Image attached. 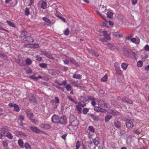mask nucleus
<instances>
[{
    "mask_svg": "<svg viewBox=\"0 0 149 149\" xmlns=\"http://www.w3.org/2000/svg\"><path fill=\"white\" fill-rule=\"evenodd\" d=\"M134 121L132 120H127L125 122L126 127L128 129H131L134 126Z\"/></svg>",
    "mask_w": 149,
    "mask_h": 149,
    "instance_id": "nucleus-1",
    "label": "nucleus"
},
{
    "mask_svg": "<svg viewBox=\"0 0 149 149\" xmlns=\"http://www.w3.org/2000/svg\"><path fill=\"white\" fill-rule=\"evenodd\" d=\"M67 123V118L65 116H61L60 117L58 124L61 125H65Z\"/></svg>",
    "mask_w": 149,
    "mask_h": 149,
    "instance_id": "nucleus-2",
    "label": "nucleus"
},
{
    "mask_svg": "<svg viewBox=\"0 0 149 149\" xmlns=\"http://www.w3.org/2000/svg\"><path fill=\"white\" fill-rule=\"evenodd\" d=\"M60 117L55 114L53 115L51 118L52 122L53 123H57L58 124Z\"/></svg>",
    "mask_w": 149,
    "mask_h": 149,
    "instance_id": "nucleus-3",
    "label": "nucleus"
},
{
    "mask_svg": "<svg viewBox=\"0 0 149 149\" xmlns=\"http://www.w3.org/2000/svg\"><path fill=\"white\" fill-rule=\"evenodd\" d=\"M23 40L29 43H32L33 42V39L31 36L25 37L23 39Z\"/></svg>",
    "mask_w": 149,
    "mask_h": 149,
    "instance_id": "nucleus-4",
    "label": "nucleus"
},
{
    "mask_svg": "<svg viewBox=\"0 0 149 149\" xmlns=\"http://www.w3.org/2000/svg\"><path fill=\"white\" fill-rule=\"evenodd\" d=\"M26 112L28 117L30 120L33 118L34 115L30 109H27Z\"/></svg>",
    "mask_w": 149,
    "mask_h": 149,
    "instance_id": "nucleus-5",
    "label": "nucleus"
},
{
    "mask_svg": "<svg viewBox=\"0 0 149 149\" xmlns=\"http://www.w3.org/2000/svg\"><path fill=\"white\" fill-rule=\"evenodd\" d=\"M114 125L117 128L119 129L120 128L121 126L120 121L118 120H116L114 121Z\"/></svg>",
    "mask_w": 149,
    "mask_h": 149,
    "instance_id": "nucleus-6",
    "label": "nucleus"
},
{
    "mask_svg": "<svg viewBox=\"0 0 149 149\" xmlns=\"http://www.w3.org/2000/svg\"><path fill=\"white\" fill-rule=\"evenodd\" d=\"M48 72L50 74L53 75H56V74H58L60 73V71L59 70H54L52 69H49L48 70Z\"/></svg>",
    "mask_w": 149,
    "mask_h": 149,
    "instance_id": "nucleus-7",
    "label": "nucleus"
},
{
    "mask_svg": "<svg viewBox=\"0 0 149 149\" xmlns=\"http://www.w3.org/2000/svg\"><path fill=\"white\" fill-rule=\"evenodd\" d=\"M40 127L41 128L45 129H49L51 128V125L48 124H42L40 125Z\"/></svg>",
    "mask_w": 149,
    "mask_h": 149,
    "instance_id": "nucleus-8",
    "label": "nucleus"
},
{
    "mask_svg": "<svg viewBox=\"0 0 149 149\" xmlns=\"http://www.w3.org/2000/svg\"><path fill=\"white\" fill-rule=\"evenodd\" d=\"M29 128L31 130L36 133H39L41 132L40 130L38 129L36 127H32L31 126Z\"/></svg>",
    "mask_w": 149,
    "mask_h": 149,
    "instance_id": "nucleus-9",
    "label": "nucleus"
},
{
    "mask_svg": "<svg viewBox=\"0 0 149 149\" xmlns=\"http://www.w3.org/2000/svg\"><path fill=\"white\" fill-rule=\"evenodd\" d=\"M110 36H104L102 38H100L99 39V40L100 41L103 42L104 41H105L106 40H110Z\"/></svg>",
    "mask_w": 149,
    "mask_h": 149,
    "instance_id": "nucleus-10",
    "label": "nucleus"
},
{
    "mask_svg": "<svg viewBox=\"0 0 149 149\" xmlns=\"http://www.w3.org/2000/svg\"><path fill=\"white\" fill-rule=\"evenodd\" d=\"M99 140L100 139L99 137L97 136L93 139V142L95 146H97L99 143Z\"/></svg>",
    "mask_w": 149,
    "mask_h": 149,
    "instance_id": "nucleus-11",
    "label": "nucleus"
},
{
    "mask_svg": "<svg viewBox=\"0 0 149 149\" xmlns=\"http://www.w3.org/2000/svg\"><path fill=\"white\" fill-rule=\"evenodd\" d=\"M98 104L99 106L100 107H103L105 108L107 107V105L106 104H105L104 103V102L103 100L100 101L98 103Z\"/></svg>",
    "mask_w": 149,
    "mask_h": 149,
    "instance_id": "nucleus-12",
    "label": "nucleus"
},
{
    "mask_svg": "<svg viewBox=\"0 0 149 149\" xmlns=\"http://www.w3.org/2000/svg\"><path fill=\"white\" fill-rule=\"evenodd\" d=\"M94 110L95 111L97 112H103L104 111V109L101 107H95L94 108Z\"/></svg>",
    "mask_w": 149,
    "mask_h": 149,
    "instance_id": "nucleus-13",
    "label": "nucleus"
},
{
    "mask_svg": "<svg viewBox=\"0 0 149 149\" xmlns=\"http://www.w3.org/2000/svg\"><path fill=\"white\" fill-rule=\"evenodd\" d=\"M112 117V116L109 114L106 115L105 117V121L107 123L108 122L109 120L111 119Z\"/></svg>",
    "mask_w": 149,
    "mask_h": 149,
    "instance_id": "nucleus-14",
    "label": "nucleus"
},
{
    "mask_svg": "<svg viewBox=\"0 0 149 149\" xmlns=\"http://www.w3.org/2000/svg\"><path fill=\"white\" fill-rule=\"evenodd\" d=\"M18 143L21 148H24V146L23 145V141L22 139H19L18 141Z\"/></svg>",
    "mask_w": 149,
    "mask_h": 149,
    "instance_id": "nucleus-15",
    "label": "nucleus"
},
{
    "mask_svg": "<svg viewBox=\"0 0 149 149\" xmlns=\"http://www.w3.org/2000/svg\"><path fill=\"white\" fill-rule=\"evenodd\" d=\"M90 116L94 121H98L99 120L98 117L93 114H90Z\"/></svg>",
    "mask_w": 149,
    "mask_h": 149,
    "instance_id": "nucleus-16",
    "label": "nucleus"
},
{
    "mask_svg": "<svg viewBox=\"0 0 149 149\" xmlns=\"http://www.w3.org/2000/svg\"><path fill=\"white\" fill-rule=\"evenodd\" d=\"M71 123L73 126H77L79 124V123L78 120L76 119L74 120L73 121H72L71 122Z\"/></svg>",
    "mask_w": 149,
    "mask_h": 149,
    "instance_id": "nucleus-17",
    "label": "nucleus"
},
{
    "mask_svg": "<svg viewBox=\"0 0 149 149\" xmlns=\"http://www.w3.org/2000/svg\"><path fill=\"white\" fill-rule=\"evenodd\" d=\"M6 136L10 139H11L13 138V136L12 134L8 131H7V133Z\"/></svg>",
    "mask_w": 149,
    "mask_h": 149,
    "instance_id": "nucleus-18",
    "label": "nucleus"
},
{
    "mask_svg": "<svg viewBox=\"0 0 149 149\" xmlns=\"http://www.w3.org/2000/svg\"><path fill=\"white\" fill-rule=\"evenodd\" d=\"M73 77L74 78L79 79L81 78V75L78 74H74L73 75Z\"/></svg>",
    "mask_w": 149,
    "mask_h": 149,
    "instance_id": "nucleus-19",
    "label": "nucleus"
},
{
    "mask_svg": "<svg viewBox=\"0 0 149 149\" xmlns=\"http://www.w3.org/2000/svg\"><path fill=\"white\" fill-rule=\"evenodd\" d=\"M76 109L78 111L79 113H81L82 108L78 104V105H76Z\"/></svg>",
    "mask_w": 149,
    "mask_h": 149,
    "instance_id": "nucleus-20",
    "label": "nucleus"
},
{
    "mask_svg": "<svg viewBox=\"0 0 149 149\" xmlns=\"http://www.w3.org/2000/svg\"><path fill=\"white\" fill-rule=\"evenodd\" d=\"M25 62L27 65H30L32 63V61L31 59L29 58H27Z\"/></svg>",
    "mask_w": 149,
    "mask_h": 149,
    "instance_id": "nucleus-21",
    "label": "nucleus"
},
{
    "mask_svg": "<svg viewBox=\"0 0 149 149\" xmlns=\"http://www.w3.org/2000/svg\"><path fill=\"white\" fill-rule=\"evenodd\" d=\"M47 7V3L43 1L41 3V7L43 9H45Z\"/></svg>",
    "mask_w": 149,
    "mask_h": 149,
    "instance_id": "nucleus-22",
    "label": "nucleus"
},
{
    "mask_svg": "<svg viewBox=\"0 0 149 149\" xmlns=\"http://www.w3.org/2000/svg\"><path fill=\"white\" fill-rule=\"evenodd\" d=\"M6 22L7 23L10 25V26L12 27H13L15 28V24L12 22L10 21H7Z\"/></svg>",
    "mask_w": 149,
    "mask_h": 149,
    "instance_id": "nucleus-23",
    "label": "nucleus"
},
{
    "mask_svg": "<svg viewBox=\"0 0 149 149\" xmlns=\"http://www.w3.org/2000/svg\"><path fill=\"white\" fill-rule=\"evenodd\" d=\"M127 66L128 64L125 63H123L121 64L122 68L125 70H126Z\"/></svg>",
    "mask_w": 149,
    "mask_h": 149,
    "instance_id": "nucleus-24",
    "label": "nucleus"
},
{
    "mask_svg": "<svg viewBox=\"0 0 149 149\" xmlns=\"http://www.w3.org/2000/svg\"><path fill=\"white\" fill-rule=\"evenodd\" d=\"M13 110L16 112H18L19 111V107L16 104L14 107Z\"/></svg>",
    "mask_w": 149,
    "mask_h": 149,
    "instance_id": "nucleus-25",
    "label": "nucleus"
},
{
    "mask_svg": "<svg viewBox=\"0 0 149 149\" xmlns=\"http://www.w3.org/2000/svg\"><path fill=\"white\" fill-rule=\"evenodd\" d=\"M24 146L26 149H31V146L27 142L25 143Z\"/></svg>",
    "mask_w": 149,
    "mask_h": 149,
    "instance_id": "nucleus-26",
    "label": "nucleus"
},
{
    "mask_svg": "<svg viewBox=\"0 0 149 149\" xmlns=\"http://www.w3.org/2000/svg\"><path fill=\"white\" fill-rule=\"evenodd\" d=\"M113 35L116 37L118 38L122 37L123 35L122 34L119 33L118 32H114L113 33Z\"/></svg>",
    "mask_w": 149,
    "mask_h": 149,
    "instance_id": "nucleus-27",
    "label": "nucleus"
},
{
    "mask_svg": "<svg viewBox=\"0 0 149 149\" xmlns=\"http://www.w3.org/2000/svg\"><path fill=\"white\" fill-rule=\"evenodd\" d=\"M27 33L26 31H23L21 33L20 36V38L21 39H22L24 37H26V35Z\"/></svg>",
    "mask_w": 149,
    "mask_h": 149,
    "instance_id": "nucleus-28",
    "label": "nucleus"
},
{
    "mask_svg": "<svg viewBox=\"0 0 149 149\" xmlns=\"http://www.w3.org/2000/svg\"><path fill=\"white\" fill-rule=\"evenodd\" d=\"M107 75L106 74L101 79V81L103 82L106 81H107Z\"/></svg>",
    "mask_w": 149,
    "mask_h": 149,
    "instance_id": "nucleus-29",
    "label": "nucleus"
},
{
    "mask_svg": "<svg viewBox=\"0 0 149 149\" xmlns=\"http://www.w3.org/2000/svg\"><path fill=\"white\" fill-rule=\"evenodd\" d=\"M29 100L31 102L35 103L36 102L35 98L33 96L30 97L29 98Z\"/></svg>",
    "mask_w": 149,
    "mask_h": 149,
    "instance_id": "nucleus-30",
    "label": "nucleus"
},
{
    "mask_svg": "<svg viewBox=\"0 0 149 149\" xmlns=\"http://www.w3.org/2000/svg\"><path fill=\"white\" fill-rule=\"evenodd\" d=\"M113 14L111 12H108L107 13V15L108 17L109 18H111L112 17Z\"/></svg>",
    "mask_w": 149,
    "mask_h": 149,
    "instance_id": "nucleus-31",
    "label": "nucleus"
},
{
    "mask_svg": "<svg viewBox=\"0 0 149 149\" xmlns=\"http://www.w3.org/2000/svg\"><path fill=\"white\" fill-rule=\"evenodd\" d=\"M64 33L66 36H68L70 30L68 28H67L63 31Z\"/></svg>",
    "mask_w": 149,
    "mask_h": 149,
    "instance_id": "nucleus-32",
    "label": "nucleus"
},
{
    "mask_svg": "<svg viewBox=\"0 0 149 149\" xmlns=\"http://www.w3.org/2000/svg\"><path fill=\"white\" fill-rule=\"evenodd\" d=\"M39 66L42 68H45L47 67V64L45 63H42L39 64Z\"/></svg>",
    "mask_w": 149,
    "mask_h": 149,
    "instance_id": "nucleus-33",
    "label": "nucleus"
},
{
    "mask_svg": "<svg viewBox=\"0 0 149 149\" xmlns=\"http://www.w3.org/2000/svg\"><path fill=\"white\" fill-rule=\"evenodd\" d=\"M43 19L45 22L48 23H50L51 22L50 19L46 17H44L43 18Z\"/></svg>",
    "mask_w": 149,
    "mask_h": 149,
    "instance_id": "nucleus-34",
    "label": "nucleus"
},
{
    "mask_svg": "<svg viewBox=\"0 0 149 149\" xmlns=\"http://www.w3.org/2000/svg\"><path fill=\"white\" fill-rule=\"evenodd\" d=\"M88 130L93 133L94 132L95 129L92 126H90L88 127Z\"/></svg>",
    "mask_w": 149,
    "mask_h": 149,
    "instance_id": "nucleus-35",
    "label": "nucleus"
},
{
    "mask_svg": "<svg viewBox=\"0 0 149 149\" xmlns=\"http://www.w3.org/2000/svg\"><path fill=\"white\" fill-rule=\"evenodd\" d=\"M107 40H106L105 41L103 42V43L106 45L109 46V47H112V45L110 44L108 42H107Z\"/></svg>",
    "mask_w": 149,
    "mask_h": 149,
    "instance_id": "nucleus-36",
    "label": "nucleus"
},
{
    "mask_svg": "<svg viewBox=\"0 0 149 149\" xmlns=\"http://www.w3.org/2000/svg\"><path fill=\"white\" fill-rule=\"evenodd\" d=\"M137 65L138 67H141L143 65V62L141 61H139L137 62Z\"/></svg>",
    "mask_w": 149,
    "mask_h": 149,
    "instance_id": "nucleus-37",
    "label": "nucleus"
},
{
    "mask_svg": "<svg viewBox=\"0 0 149 149\" xmlns=\"http://www.w3.org/2000/svg\"><path fill=\"white\" fill-rule=\"evenodd\" d=\"M39 45L38 44H31V48H38Z\"/></svg>",
    "mask_w": 149,
    "mask_h": 149,
    "instance_id": "nucleus-38",
    "label": "nucleus"
},
{
    "mask_svg": "<svg viewBox=\"0 0 149 149\" xmlns=\"http://www.w3.org/2000/svg\"><path fill=\"white\" fill-rule=\"evenodd\" d=\"M72 86L70 84L67 85L65 87V88H66V89L68 91H69L70 90Z\"/></svg>",
    "mask_w": 149,
    "mask_h": 149,
    "instance_id": "nucleus-39",
    "label": "nucleus"
},
{
    "mask_svg": "<svg viewBox=\"0 0 149 149\" xmlns=\"http://www.w3.org/2000/svg\"><path fill=\"white\" fill-rule=\"evenodd\" d=\"M116 74L118 75H121L122 74L121 71L120 70L119 68H116Z\"/></svg>",
    "mask_w": 149,
    "mask_h": 149,
    "instance_id": "nucleus-40",
    "label": "nucleus"
},
{
    "mask_svg": "<svg viewBox=\"0 0 149 149\" xmlns=\"http://www.w3.org/2000/svg\"><path fill=\"white\" fill-rule=\"evenodd\" d=\"M88 111V109L87 108H85L83 109V112L84 114H86Z\"/></svg>",
    "mask_w": 149,
    "mask_h": 149,
    "instance_id": "nucleus-41",
    "label": "nucleus"
},
{
    "mask_svg": "<svg viewBox=\"0 0 149 149\" xmlns=\"http://www.w3.org/2000/svg\"><path fill=\"white\" fill-rule=\"evenodd\" d=\"M111 113L114 115H117L119 114V112L116 111H111Z\"/></svg>",
    "mask_w": 149,
    "mask_h": 149,
    "instance_id": "nucleus-42",
    "label": "nucleus"
},
{
    "mask_svg": "<svg viewBox=\"0 0 149 149\" xmlns=\"http://www.w3.org/2000/svg\"><path fill=\"white\" fill-rule=\"evenodd\" d=\"M80 146V142L78 141L76 143V149H79Z\"/></svg>",
    "mask_w": 149,
    "mask_h": 149,
    "instance_id": "nucleus-43",
    "label": "nucleus"
},
{
    "mask_svg": "<svg viewBox=\"0 0 149 149\" xmlns=\"http://www.w3.org/2000/svg\"><path fill=\"white\" fill-rule=\"evenodd\" d=\"M31 120L32 123L36 124H37L38 123V122L36 119H34L32 118Z\"/></svg>",
    "mask_w": 149,
    "mask_h": 149,
    "instance_id": "nucleus-44",
    "label": "nucleus"
},
{
    "mask_svg": "<svg viewBox=\"0 0 149 149\" xmlns=\"http://www.w3.org/2000/svg\"><path fill=\"white\" fill-rule=\"evenodd\" d=\"M1 132H2V133H3V134L4 136H5V134L6 132H7V131H6L5 128H2L1 130Z\"/></svg>",
    "mask_w": 149,
    "mask_h": 149,
    "instance_id": "nucleus-45",
    "label": "nucleus"
},
{
    "mask_svg": "<svg viewBox=\"0 0 149 149\" xmlns=\"http://www.w3.org/2000/svg\"><path fill=\"white\" fill-rule=\"evenodd\" d=\"M25 14L26 15H28L29 14V9L26 8L25 10Z\"/></svg>",
    "mask_w": 149,
    "mask_h": 149,
    "instance_id": "nucleus-46",
    "label": "nucleus"
},
{
    "mask_svg": "<svg viewBox=\"0 0 149 149\" xmlns=\"http://www.w3.org/2000/svg\"><path fill=\"white\" fill-rule=\"evenodd\" d=\"M0 57L4 58H6V56L3 53L0 52Z\"/></svg>",
    "mask_w": 149,
    "mask_h": 149,
    "instance_id": "nucleus-47",
    "label": "nucleus"
},
{
    "mask_svg": "<svg viewBox=\"0 0 149 149\" xmlns=\"http://www.w3.org/2000/svg\"><path fill=\"white\" fill-rule=\"evenodd\" d=\"M68 60H69L72 63H73L74 64H76V62L75 61L74 59H73L72 58H69L68 59Z\"/></svg>",
    "mask_w": 149,
    "mask_h": 149,
    "instance_id": "nucleus-48",
    "label": "nucleus"
},
{
    "mask_svg": "<svg viewBox=\"0 0 149 149\" xmlns=\"http://www.w3.org/2000/svg\"><path fill=\"white\" fill-rule=\"evenodd\" d=\"M96 13L98 15L100 16L102 19L106 20V19L104 18V17L98 11H96Z\"/></svg>",
    "mask_w": 149,
    "mask_h": 149,
    "instance_id": "nucleus-49",
    "label": "nucleus"
},
{
    "mask_svg": "<svg viewBox=\"0 0 149 149\" xmlns=\"http://www.w3.org/2000/svg\"><path fill=\"white\" fill-rule=\"evenodd\" d=\"M131 42H132L133 43H136L137 44H139V43L136 42V39L135 38H132L131 39Z\"/></svg>",
    "mask_w": 149,
    "mask_h": 149,
    "instance_id": "nucleus-50",
    "label": "nucleus"
},
{
    "mask_svg": "<svg viewBox=\"0 0 149 149\" xmlns=\"http://www.w3.org/2000/svg\"><path fill=\"white\" fill-rule=\"evenodd\" d=\"M102 33L103 34L104 36H106L107 37L108 36H110L109 34H107V32L106 31H102Z\"/></svg>",
    "mask_w": 149,
    "mask_h": 149,
    "instance_id": "nucleus-51",
    "label": "nucleus"
},
{
    "mask_svg": "<svg viewBox=\"0 0 149 149\" xmlns=\"http://www.w3.org/2000/svg\"><path fill=\"white\" fill-rule=\"evenodd\" d=\"M92 54L93 55H94L96 57H98L99 56V54L97 52H96L95 51H92Z\"/></svg>",
    "mask_w": 149,
    "mask_h": 149,
    "instance_id": "nucleus-52",
    "label": "nucleus"
},
{
    "mask_svg": "<svg viewBox=\"0 0 149 149\" xmlns=\"http://www.w3.org/2000/svg\"><path fill=\"white\" fill-rule=\"evenodd\" d=\"M3 146L5 147H7L8 145V143L6 141H3Z\"/></svg>",
    "mask_w": 149,
    "mask_h": 149,
    "instance_id": "nucleus-53",
    "label": "nucleus"
},
{
    "mask_svg": "<svg viewBox=\"0 0 149 149\" xmlns=\"http://www.w3.org/2000/svg\"><path fill=\"white\" fill-rule=\"evenodd\" d=\"M30 77L32 79H33L35 80H38V78H37V77H36L35 76V75H31V76Z\"/></svg>",
    "mask_w": 149,
    "mask_h": 149,
    "instance_id": "nucleus-54",
    "label": "nucleus"
},
{
    "mask_svg": "<svg viewBox=\"0 0 149 149\" xmlns=\"http://www.w3.org/2000/svg\"><path fill=\"white\" fill-rule=\"evenodd\" d=\"M36 60L39 61H41L42 60V58L41 57H40L38 56H36Z\"/></svg>",
    "mask_w": 149,
    "mask_h": 149,
    "instance_id": "nucleus-55",
    "label": "nucleus"
},
{
    "mask_svg": "<svg viewBox=\"0 0 149 149\" xmlns=\"http://www.w3.org/2000/svg\"><path fill=\"white\" fill-rule=\"evenodd\" d=\"M133 36L132 34L130 35V36H127L125 39L126 40H131V38Z\"/></svg>",
    "mask_w": 149,
    "mask_h": 149,
    "instance_id": "nucleus-56",
    "label": "nucleus"
},
{
    "mask_svg": "<svg viewBox=\"0 0 149 149\" xmlns=\"http://www.w3.org/2000/svg\"><path fill=\"white\" fill-rule=\"evenodd\" d=\"M144 49L146 51H149V46L146 45L144 47Z\"/></svg>",
    "mask_w": 149,
    "mask_h": 149,
    "instance_id": "nucleus-57",
    "label": "nucleus"
},
{
    "mask_svg": "<svg viewBox=\"0 0 149 149\" xmlns=\"http://www.w3.org/2000/svg\"><path fill=\"white\" fill-rule=\"evenodd\" d=\"M68 98L72 102H74L75 103H77V102L74 100V99H72L71 98V97H69V96H68Z\"/></svg>",
    "mask_w": 149,
    "mask_h": 149,
    "instance_id": "nucleus-58",
    "label": "nucleus"
},
{
    "mask_svg": "<svg viewBox=\"0 0 149 149\" xmlns=\"http://www.w3.org/2000/svg\"><path fill=\"white\" fill-rule=\"evenodd\" d=\"M114 66L116 69L119 68V65L118 63H115Z\"/></svg>",
    "mask_w": 149,
    "mask_h": 149,
    "instance_id": "nucleus-59",
    "label": "nucleus"
},
{
    "mask_svg": "<svg viewBox=\"0 0 149 149\" xmlns=\"http://www.w3.org/2000/svg\"><path fill=\"white\" fill-rule=\"evenodd\" d=\"M55 99L56 100V101H55V103L57 104H58L59 103V100L58 98L56 97L55 98Z\"/></svg>",
    "mask_w": 149,
    "mask_h": 149,
    "instance_id": "nucleus-60",
    "label": "nucleus"
},
{
    "mask_svg": "<svg viewBox=\"0 0 149 149\" xmlns=\"http://www.w3.org/2000/svg\"><path fill=\"white\" fill-rule=\"evenodd\" d=\"M31 44H26L24 45V47H31Z\"/></svg>",
    "mask_w": 149,
    "mask_h": 149,
    "instance_id": "nucleus-61",
    "label": "nucleus"
},
{
    "mask_svg": "<svg viewBox=\"0 0 149 149\" xmlns=\"http://www.w3.org/2000/svg\"><path fill=\"white\" fill-rule=\"evenodd\" d=\"M127 103L133 104V101L131 100L127 99Z\"/></svg>",
    "mask_w": 149,
    "mask_h": 149,
    "instance_id": "nucleus-62",
    "label": "nucleus"
},
{
    "mask_svg": "<svg viewBox=\"0 0 149 149\" xmlns=\"http://www.w3.org/2000/svg\"><path fill=\"white\" fill-rule=\"evenodd\" d=\"M15 104H13L12 103H10L8 104V106L10 107L14 108Z\"/></svg>",
    "mask_w": 149,
    "mask_h": 149,
    "instance_id": "nucleus-63",
    "label": "nucleus"
},
{
    "mask_svg": "<svg viewBox=\"0 0 149 149\" xmlns=\"http://www.w3.org/2000/svg\"><path fill=\"white\" fill-rule=\"evenodd\" d=\"M134 133L137 134H140L141 131L139 130H137L134 131Z\"/></svg>",
    "mask_w": 149,
    "mask_h": 149,
    "instance_id": "nucleus-64",
    "label": "nucleus"
}]
</instances>
